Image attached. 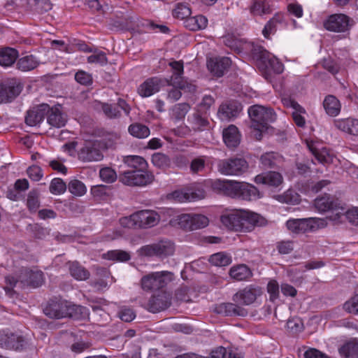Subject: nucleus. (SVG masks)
I'll return each instance as SVG.
<instances>
[{
  "label": "nucleus",
  "mask_w": 358,
  "mask_h": 358,
  "mask_svg": "<svg viewBox=\"0 0 358 358\" xmlns=\"http://www.w3.org/2000/svg\"><path fill=\"white\" fill-rule=\"evenodd\" d=\"M261 294L262 289L259 287L250 286L237 292L234 296V300L243 305H250Z\"/></svg>",
  "instance_id": "nucleus-23"
},
{
  "label": "nucleus",
  "mask_w": 358,
  "mask_h": 358,
  "mask_svg": "<svg viewBox=\"0 0 358 358\" xmlns=\"http://www.w3.org/2000/svg\"><path fill=\"white\" fill-rule=\"evenodd\" d=\"M190 109V106L187 103L176 104L171 109V116L175 120L179 121L185 118Z\"/></svg>",
  "instance_id": "nucleus-43"
},
{
  "label": "nucleus",
  "mask_w": 358,
  "mask_h": 358,
  "mask_svg": "<svg viewBox=\"0 0 358 358\" xmlns=\"http://www.w3.org/2000/svg\"><path fill=\"white\" fill-rule=\"evenodd\" d=\"M29 6L38 13L42 14L52 9L50 0H28Z\"/></svg>",
  "instance_id": "nucleus-41"
},
{
  "label": "nucleus",
  "mask_w": 358,
  "mask_h": 358,
  "mask_svg": "<svg viewBox=\"0 0 358 358\" xmlns=\"http://www.w3.org/2000/svg\"><path fill=\"white\" fill-rule=\"evenodd\" d=\"M282 20V16L275 15L272 17L265 25L262 34L266 38H268L269 35L275 31V27L278 23H280Z\"/></svg>",
  "instance_id": "nucleus-49"
},
{
  "label": "nucleus",
  "mask_w": 358,
  "mask_h": 358,
  "mask_svg": "<svg viewBox=\"0 0 358 358\" xmlns=\"http://www.w3.org/2000/svg\"><path fill=\"white\" fill-rule=\"evenodd\" d=\"M224 44L236 50H240V41L235 38L233 36H227L224 38Z\"/></svg>",
  "instance_id": "nucleus-62"
},
{
  "label": "nucleus",
  "mask_w": 358,
  "mask_h": 358,
  "mask_svg": "<svg viewBox=\"0 0 358 358\" xmlns=\"http://www.w3.org/2000/svg\"><path fill=\"white\" fill-rule=\"evenodd\" d=\"M89 63L99 64L103 66L108 63V59L105 52L102 51H95L93 55L87 57Z\"/></svg>",
  "instance_id": "nucleus-52"
},
{
  "label": "nucleus",
  "mask_w": 358,
  "mask_h": 358,
  "mask_svg": "<svg viewBox=\"0 0 358 358\" xmlns=\"http://www.w3.org/2000/svg\"><path fill=\"white\" fill-rule=\"evenodd\" d=\"M259 215L243 210H233L224 213L220 220L227 228L237 231H247L256 225L260 224Z\"/></svg>",
  "instance_id": "nucleus-3"
},
{
  "label": "nucleus",
  "mask_w": 358,
  "mask_h": 358,
  "mask_svg": "<svg viewBox=\"0 0 358 358\" xmlns=\"http://www.w3.org/2000/svg\"><path fill=\"white\" fill-rule=\"evenodd\" d=\"M101 110L106 117L108 119H119L122 117L120 109H122L126 115H129L131 107L122 98H119L116 103H101Z\"/></svg>",
  "instance_id": "nucleus-17"
},
{
  "label": "nucleus",
  "mask_w": 358,
  "mask_h": 358,
  "mask_svg": "<svg viewBox=\"0 0 358 358\" xmlns=\"http://www.w3.org/2000/svg\"><path fill=\"white\" fill-rule=\"evenodd\" d=\"M120 224L124 228H137V220L134 217V213L130 216L122 217Z\"/></svg>",
  "instance_id": "nucleus-59"
},
{
  "label": "nucleus",
  "mask_w": 358,
  "mask_h": 358,
  "mask_svg": "<svg viewBox=\"0 0 358 358\" xmlns=\"http://www.w3.org/2000/svg\"><path fill=\"white\" fill-rule=\"evenodd\" d=\"M175 252V245L169 240H161L157 243L143 246L141 252L146 256H157L161 258L172 255Z\"/></svg>",
  "instance_id": "nucleus-15"
},
{
  "label": "nucleus",
  "mask_w": 358,
  "mask_h": 358,
  "mask_svg": "<svg viewBox=\"0 0 358 358\" xmlns=\"http://www.w3.org/2000/svg\"><path fill=\"white\" fill-rule=\"evenodd\" d=\"M102 257L111 261L127 262L130 259V255L126 251L114 250L103 253Z\"/></svg>",
  "instance_id": "nucleus-42"
},
{
  "label": "nucleus",
  "mask_w": 358,
  "mask_h": 358,
  "mask_svg": "<svg viewBox=\"0 0 358 358\" xmlns=\"http://www.w3.org/2000/svg\"><path fill=\"white\" fill-rule=\"evenodd\" d=\"M206 182L215 192L231 199L252 201L262 199L264 194L255 185L245 182L215 179Z\"/></svg>",
  "instance_id": "nucleus-1"
},
{
  "label": "nucleus",
  "mask_w": 358,
  "mask_h": 358,
  "mask_svg": "<svg viewBox=\"0 0 358 358\" xmlns=\"http://www.w3.org/2000/svg\"><path fill=\"white\" fill-rule=\"evenodd\" d=\"M119 316L122 320L129 322L136 317V314L131 308H122L119 312Z\"/></svg>",
  "instance_id": "nucleus-60"
},
{
  "label": "nucleus",
  "mask_w": 358,
  "mask_h": 358,
  "mask_svg": "<svg viewBox=\"0 0 358 358\" xmlns=\"http://www.w3.org/2000/svg\"><path fill=\"white\" fill-rule=\"evenodd\" d=\"M229 354L226 348L220 347L211 352L209 358H228Z\"/></svg>",
  "instance_id": "nucleus-64"
},
{
  "label": "nucleus",
  "mask_w": 358,
  "mask_h": 358,
  "mask_svg": "<svg viewBox=\"0 0 358 358\" xmlns=\"http://www.w3.org/2000/svg\"><path fill=\"white\" fill-rule=\"evenodd\" d=\"M315 208L320 213L331 212L335 217L329 215L331 219L336 220L340 218L341 215H345L346 218L350 222L354 224H358V207H355L344 212L343 208H334L337 203H315Z\"/></svg>",
  "instance_id": "nucleus-14"
},
{
  "label": "nucleus",
  "mask_w": 358,
  "mask_h": 358,
  "mask_svg": "<svg viewBox=\"0 0 358 358\" xmlns=\"http://www.w3.org/2000/svg\"><path fill=\"white\" fill-rule=\"evenodd\" d=\"M248 169L249 164L247 160L238 155L220 160L217 163L218 171L225 176H242Z\"/></svg>",
  "instance_id": "nucleus-7"
},
{
  "label": "nucleus",
  "mask_w": 358,
  "mask_h": 358,
  "mask_svg": "<svg viewBox=\"0 0 358 358\" xmlns=\"http://www.w3.org/2000/svg\"><path fill=\"white\" fill-rule=\"evenodd\" d=\"M350 18L343 13H336L329 15L327 20L324 21V27L333 32H345L349 30L352 26Z\"/></svg>",
  "instance_id": "nucleus-16"
},
{
  "label": "nucleus",
  "mask_w": 358,
  "mask_h": 358,
  "mask_svg": "<svg viewBox=\"0 0 358 358\" xmlns=\"http://www.w3.org/2000/svg\"><path fill=\"white\" fill-rule=\"evenodd\" d=\"M6 280L10 287L19 285L22 287L27 286L38 287L43 282V275L41 271L37 269L24 268L21 271L17 277L8 275Z\"/></svg>",
  "instance_id": "nucleus-6"
},
{
  "label": "nucleus",
  "mask_w": 358,
  "mask_h": 358,
  "mask_svg": "<svg viewBox=\"0 0 358 358\" xmlns=\"http://www.w3.org/2000/svg\"><path fill=\"white\" fill-rule=\"evenodd\" d=\"M173 15L175 17L179 19L187 18L191 15V10L187 6L180 4L173 10Z\"/></svg>",
  "instance_id": "nucleus-55"
},
{
  "label": "nucleus",
  "mask_w": 358,
  "mask_h": 358,
  "mask_svg": "<svg viewBox=\"0 0 358 358\" xmlns=\"http://www.w3.org/2000/svg\"><path fill=\"white\" fill-rule=\"evenodd\" d=\"M340 354L345 358H357L358 357V341L350 342L340 349Z\"/></svg>",
  "instance_id": "nucleus-47"
},
{
  "label": "nucleus",
  "mask_w": 358,
  "mask_h": 358,
  "mask_svg": "<svg viewBox=\"0 0 358 358\" xmlns=\"http://www.w3.org/2000/svg\"><path fill=\"white\" fill-rule=\"evenodd\" d=\"M129 133L134 137L145 138L150 135V129L145 124L136 122L130 124L128 128Z\"/></svg>",
  "instance_id": "nucleus-39"
},
{
  "label": "nucleus",
  "mask_w": 358,
  "mask_h": 358,
  "mask_svg": "<svg viewBox=\"0 0 358 358\" xmlns=\"http://www.w3.org/2000/svg\"><path fill=\"white\" fill-rule=\"evenodd\" d=\"M67 186L61 178H54L50 185V192L54 194H60L66 190Z\"/></svg>",
  "instance_id": "nucleus-50"
},
{
  "label": "nucleus",
  "mask_w": 358,
  "mask_h": 358,
  "mask_svg": "<svg viewBox=\"0 0 358 358\" xmlns=\"http://www.w3.org/2000/svg\"><path fill=\"white\" fill-rule=\"evenodd\" d=\"M206 192L205 189L199 185L192 186L182 189H176L171 193L166 194L162 199L169 201L176 200L181 201L182 200H203L206 198Z\"/></svg>",
  "instance_id": "nucleus-12"
},
{
  "label": "nucleus",
  "mask_w": 358,
  "mask_h": 358,
  "mask_svg": "<svg viewBox=\"0 0 358 358\" xmlns=\"http://www.w3.org/2000/svg\"><path fill=\"white\" fill-rule=\"evenodd\" d=\"M223 140L229 148H236L241 141V136L238 128L235 125H230L223 130Z\"/></svg>",
  "instance_id": "nucleus-30"
},
{
  "label": "nucleus",
  "mask_w": 358,
  "mask_h": 358,
  "mask_svg": "<svg viewBox=\"0 0 358 358\" xmlns=\"http://www.w3.org/2000/svg\"><path fill=\"white\" fill-rule=\"evenodd\" d=\"M26 344L24 338L18 333L0 331V346L5 349L19 350Z\"/></svg>",
  "instance_id": "nucleus-18"
},
{
  "label": "nucleus",
  "mask_w": 358,
  "mask_h": 358,
  "mask_svg": "<svg viewBox=\"0 0 358 358\" xmlns=\"http://www.w3.org/2000/svg\"><path fill=\"white\" fill-rule=\"evenodd\" d=\"M230 276L236 280H244L252 276V271L245 264L233 266L229 271Z\"/></svg>",
  "instance_id": "nucleus-38"
},
{
  "label": "nucleus",
  "mask_w": 358,
  "mask_h": 358,
  "mask_svg": "<svg viewBox=\"0 0 358 358\" xmlns=\"http://www.w3.org/2000/svg\"><path fill=\"white\" fill-rule=\"evenodd\" d=\"M267 292L269 294L270 299L272 301L276 300L279 296V285L275 280H271L267 285Z\"/></svg>",
  "instance_id": "nucleus-54"
},
{
  "label": "nucleus",
  "mask_w": 358,
  "mask_h": 358,
  "mask_svg": "<svg viewBox=\"0 0 358 358\" xmlns=\"http://www.w3.org/2000/svg\"><path fill=\"white\" fill-rule=\"evenodd\" d=\"M124 162L134 170L124 171L120 175V181L129 186H145L155 180V176L146 171L148 164L140 156L129 155L124 158Z\"/></svg>",
  "instance_id": "nucleus-2"
},
{
  "label": "nucleus",
  "mask_w": 358,
  "mask_h": 358,
  "mask_svg": "<svg viewBox=\"0 0 358 358\" xmlns=\"http://www.w3.org/2000/svg\"><path fill=\"white\" fill-rule=\"evenodd\" d=\"M230 65L231 59L226 57L210 59L207 63L208 70L217 77L222 76Z\"/></svg>",
  "instance_id": "nucleus-26"
},
{
  "label": "nucleus",
  "mask_w": 358,
  "mask_h": 358,
  "mask_svg": "<svg viewBox=\"0 0 358 358\" xmlns=\"http://www.w3.org/2000/svg\"><path fill=\"white\" fill-rule=\"evenodd\" d=\"M171 305V298L166 294L152 296L147 304V309L152 313L164 310Z\"/></svg>",
  "instance_id": "nucleus-27"
},
{
  "label": "nucleus",
  "mask_w": 358,
  "mask_h": 358,
  "mask_svg": "<svg viewBox=\"0 0 358 358\" xmlns=\"http://www.w3.org/2000/svg\"><path fill=\"white\" fill-rule=\"evenodd\" d=\"M206 162L202 157L194 159L190 164V169L194 173L201 171L205 168Z\"/></svg>",
  "instance_id": "nucleus-58"
},
{
  "label": "nucleus",
  "mask_w": 358,
  "mask_h": 358,
  "mask_svg": "<svg viewBox=\"0 0 358 358\" xmlns=\"http://www.w3.org/2000/svg\"><path fill=\"white\" fill-rule=\"evenodd\" d=\"M69 271L71 275L77 280H85L90 277V272L78 262L71 263Z\"/></svg>",
  "instance_id": "nucleus-40"
},
{
  "label": "nucleus",
  "mask_w": 358,
  "mask_h": 358,
  "mask_svg": "<svg viewBox=\"0 0 358 358\" xmlns=\"http://www.w3.org/2000/svg\"><path fill=\"white\" fill-rule=\"evenodd\" d=\"M67 188L70 193H71L75 196H83L87 191V188L85 184L77 179L71 180L67 186Z\"/></svg>",
  "instance_id": "nucleus-44"
},
{
  "label": "nucleus",
  "mask_w": 358,
  "mask_h": 358,
  "mask_svg": "<svg viewBox=\"0 0 358 358\" xmlns=\"http://www.w3.org/2000/svg\"><path fill=\"white\" fill-rule=\"evenodd\" d=\"M252 55L253 59L257 61V64L262 71H265L266 73L273 71L275 73H281L282 72V64L262 46H253Z\"/></svg>",
  "instance_id": "nucleus-5"
},
{
  "label": "nucleus",
  "mask_w": 358,
  "mask_h": 358,
  "mask_svg": "<svg viewBox=\"0 0 358 358\" xmlns=\"http://www.w3.org/2000/svg\"><path fill=\"white\" fill-rule=\"evenodd\" d=\"M325 222L320 218L289 219L286 222L288 231L299 234L313 232L324 227Z\"/></svg>",
  "instance_id": "nucleus-8"
},
{
  "label": "nucleus",
  "mask_w": 358,
  "mask_h": 358,
  "mask_svg": "<svg viewBox=\"0 0 358 358\" xmlns=\"http://www.w3.org/2000/svg\"><path fill=\"white\" fill-rule=\"evenodd\" d=\"M172 222L183 229L193 231L207 227L209 219L201 214H182L177 216Z\"/></svg>",
  "instance_id": "nucleus-10"
},
{
  "label": "nucleus",
  "mask_w": 358,
  "mask_h": 358,
  "mask_svg": "<svg viewBox=\"0 0 358 358\" xmlns=\"http://www.w3.org/2000/svg\"><path fill=\"white\" fill-rule=\"evenodd\" d=\"M20 85L0 84V103L12 101L21 92Z\"/></svg>",
  "instance_id": "nucleus-28"
},
{
  "label": "nucleus",
  "mask_w": 358,
  "mask_h": 358,
  "mask_svg": "<svg viewBox=\"0 0 358 358\" xmlns=\"http://www.w3.org/2000/svg\"><path fill=\"white\" fill-rule=\"evenodd\" d=\"M343 307L347 312L358 315V294L346 301Z\"/></svg>",
  "instance_id": "nucleus-56"
},
{
  "label": "nucleus",
  "mask_w": 358,
  "mask_h": 358,
  "mask_svg": "<svg viewBox=\"0 0 358 358\" xmlns=\"http://www.w3.org/2000/svg\"><path fill=\"white\" fill-rule=\"evenodd\" d=\"M254 181L256 184H262L276 187L282 183L283 177L279 172L268 171L256 176Z\"/></svg>",
  "instance_id": "nucleus-25"
},
{
  "label": "nucleus",
  "mask_w": 358,
  "mask_h": 358,
  "mask_svg": "<svg viewBox=\"0 0 358 358\" xmlns=\"http://www.w3.org/2000/svg\"><path fill=\"white\" fill-rule=\"evenodd\" d=\"M19 57L17 50L4 47L0 48V65L1 66L8 67L12 66Z\"/></svg>",
  "instance_id": "nucleus-32"
},
{
  "label": "nucleus",
  "mask_w": 358,
  "mask_h": 358,
  "mask_svg": "<svg viewBox=\"0 0 358 358\" xmlns=\"http://www.w3.org/2000/svg\"><path fill=\"white\" fill-rule=\"evenodd\" d=\"M75 79L78 83L83 85H90L92 83V75L82 70L78 71L75 74Z\"/></svg>",
  "instance_id": "nucleus-53"
},
{
  "label": "nucleus",
  "mask_w": 358,
  "mask_h": 358,
  "mask_svg": "<svg viewBox=\"0 0 358 358\" xmlns=\"http://www.w3.org/2000/svg\"><path fill=\"white\" fill-rule=\"evenodd\" d=\"M27 173L29 177L34 181H38L43 177L42 169L38 166H29Z\"/></svg>",
  "instance_id": "nucleus-57"
},
{
  "label": "nucleus",
  "mask_w": 358,
  "mask_h": 358,
  "mask_svg": "<svg viewBox=\"0 0 358 358\" xmlns=\"http://www.w3.org/2000/svg\"><path fill=\"white\" fill-rule=\"evenodd\" d=\"M166 83L162 78L152 77L147 79L139 86L138 92L143 97H148L157 92Z\"/></svg>",
  "instance_id": "nucleus-22"
},
{
  "label": "nucleus",
  "mask_w": 358,
  "mask_h": 358,
  "mask_svg": "<svg viewBox=\"0 0 358 358\" xmlns=\"http://www.w3.org/2000/svg\"><path fill=\"white\" fill-rule=\"evenodd\" d=\"M323 67L332 74L337 73L339 70L338 64L331 59H324L322 62Z\"/></svg>",
  "instance_id": "nucleus-61"
},
{
  "label": "nucleus",
  "mask_w": 358,
  "mask_h": 358,
  "mask_svg": "<svg viewBox=\"0 0 358 358\" xmlns=\"http://www.w3.org/2000/svg\"><path fill=\"white\" fill-rule=\"evenodd\" d=\"M251 127L255 130H267L269 124L276 120V114L271 108L254 105L248 108Z\"/></svg>",
  "instance_id": "nucleus-4"
},
{
  "label": "nucleus",
  "mask_w": 358,
  "mask_h": 358,
  "mask_svg": "<svg viewBox=\"0 0 358 358\" xmlns=\"http://www.w3.org/2000/svg\"><path fill=\"white\" fill-rule=\"evenodd\" d=\"M171 67L173 74L170 78H164V83L168 86L178 87L180 89H187L188 92H194L195 85L188 83L184 80L182 75L184 73V66L182 61H173L169 63Z\"/></svg>",
  "instance_id": "nucleus-11"
},
{
  "label": "nucleus",
  "mask_w": 358,
  "mask_h": 358,
  "mask_svg": "<svg viewBox=\"0 0 358 358\" xmlns=\"http://www.w3.org/2000/svg\"><path fill=\"white\" fill-rule=\"evenodd\" d=\"M46 115L48 124L52 127L60 128L66 124V116L57 108L50 107V111Z\"/></svg>",
  "instance_id": "nucleus-34"
},
{
  "label": "nucleus",
  "mask_w": 358,
  "mask_h": 358,
  "mask_svg": "<svg viewBox=\"0 0 358 358\" xmlns=\"http://www.w3.org/2000/svg\"><path fill=\"white\" fill-rule=\"evenodd\" d=\"M326 113L332 117L337 116L341 111V103L338 99L333 95H328L323 101Z\"/></svg>",
  "instance_id": "nucleus-35"
},
{
  "label": "nucleus",
  "mask_w": 358,
  "mask_h": 358,
  "mask_svg": "<svg viewBox=\"0 0 358 358\" xmlns=\"http://www.w3.org/2000/svg\"><path fill=\"white\" fill-rule=\"evenodd\" d=\"M260 162L264 169H275L282 162V157L276 152H266L261 156Z\"/></svg>",
  "instance_id": "nucleus-36"
},
{
  "label": "nucleus",
  "mask_w": 358,
  "mask_h": 358,
  "mask_svg": "<svg viewBox=\"0 0 358 358\" xmlns=\"http://www.w3.org/2000/svg\"><path fill=\"white\" fill-rule=\"evenodd\" d=\"M187 122L194 131H201L209 128L210 122L206 116L196 111L188 117Z\"/></svg>",
  "instance_id": "nucleus-29"
},
{
  "label": "nucleus",
  "mask_w": 358,
  "mask_h": 358,
  "mask_svg": "<svg viewBox=\"0 0 358 358\" xmlns=\"http://www.w3.org/2000/svg\"><path fill=\"white\" fill-rule=\"evenodd\" d=\"M102 143L99 140L85 141L78 152V159L83 162H99L103 158Z\"/></svg>",
  "instance_id": "nucleus-13"
},
{
  "label": "nucleus",
  "mask_w": 358,
  "mask_h": 358,
  "mask_svg": "<svg viewBox=\"0 0 358 358\" xmlns=\"http://www.w3.org/2000/svg\"><path fill=\"white\" fill-rule=\"evenodd\" d=\"M186 22V26L189 27L190 29H205L207 27L208 20L205 16L199 15L194 17L188 18Z\"/></svg>",
  "instance_id": "nucleus-45"
},
{
  "label": "nucleus",
  "mask_w": 358,
  "mask_h": 358,
  "mask_svg": "<svg viewBox=\"0 0 358 358\" xmlns=\"http://www.w3.org/2000/svg\"><path fill=\"white\" fill-rule=\"evenodd\" d=\"M173 280V273L166 271L152 272L141 278V287L144 290H157L164 287Z\"/></svg>",
  "instance_id": "nucleus-9"
},
{
  "label": "nucleus",
  "mask_w": 358,
  "mask_h": 358,
  "mask_svg": "<svg viewBox=\"0 0 358 358\" xmlns=\"http://www.w3.org/2000/svg\"><path fill=\"white\" fill-rule=\"evenodd\" d=\"M215 311L225 316H244L246 314L245 310L231 303H223L217 306L215 308Z\"/></svg>",
  "instance_id": "nucleus-31"
},
{
  "label": "nucleus",
  "mask_w": 358,
  "mask_h": 358,
  "mask_svg": "<svg viewBox=\"0 0 358 358\" xmlns=\"http://www.w3.org/2000/svg\"><path fill=\"white\" fill-rule=\"evenodd\" d=\"M209 261L216 266H225L231 263V257L224 252H217L211 255Z\"/></svg>",
  "instance_id": "nucleus-46"
},
{
  "label": "nucleus",
  "mask_w": 358,
  "mask_h": 358,
  "mask_svg": "<svg viewBox=\"0 0 358 358\" xmlns=\"http://www.w3.org/2000/svg\"><path fill=\"white\" fill-rule=\"evenodd\" d=\"M335 127L346 133L352 135H358V120L346 118L334 121Z\"/></svg>",
  "instance_id": "nucleus-33"
},
{
  "label": "nucleus",
  "mask_w": 358,
  "mask_h": 358,
  "mask_svg": "<svg viewBox=\"0 0 358 358\" xmlns=\"http://www.w3.org/2000/svg\"><path fill=\"white\" fill-rule=\"evenodd\" d=\"M137 220V228L148 229L156 226L159 220V215L154 210H144L134 213Z\"/></svg>",
  "instance_id": "nucleus-19"
},
{
  "label": "nucleus",
  "mask_w": 358,
  "mask_h": 358,
  "mask_svg": "<svg viewBox=\"0 0 358 358\" xmlns=\"http://www.w3.org/2000/svg\"><path fill=\"white\" fill-rule=\"evenodd\" d=\"M153 165L159 169H165L170 166V159L166 155L157 152L152 156Z\"/></svg>",
  "instance_id": "nucleus-48"
},
{
  "label": "nucleus",
  "mask_w": 358,
  "mask_h": 358,
  "mask_svg": "<svg viewBox=\"0 0 358 358\" xmlns=\"http://www.w3.org/2000/svg\"><path fill=\"white\" fill-rule=\"evenodd\" d=\"M39 64L38 60L32 55L20 58L16 64L17 69L22 71H29L36 69Z\"/></svg>",
  "instance_id": "nucleus-37"
},
{
  "label": "nucleus",
  "mask_w": 358,
  "mask_h": 358,
  "mask_svg": "<svg viewBox=\"0 0 358 358\" xmlns=\"http://www.w3.org/2000/svg\"><path fill=\"white\" fill-rule=\"evenodd\" d=\"M66 303L64 301H52L49 303L44 309L46 315L52 318H62L71 315L69 311Z\"/></svg>",
  "instance_id": "nucleus-24"
},
{
  "label": "nucleus",
  "mask_w": 358,
  "mask_h": 358,
  "mask_svg": "<svg viewBox=\"0 0 358 358\" xmlns=\"http://www.w3.org/2000/svg\"><path fill=\"white\" fill-rule=\"evenodd\" d=\"M242 110V105L236 101H229L220 105L217 115L222 120L236 117Z\"/></svg>",
  "instance_id": "nucleus-21"
},
{
  "label": "nucleus",
  "mask_w": 358,
  "mask_h": 358,
  "mask_svg": "<svg viewBox=\"0 0 358 358\" xmlns=\"http://www.w3.org/2000/svg\"><path fill=\"white\" fill-rule=\"evenodd\" d=\"M305 358H328L327 355L315 348H310L304 352Z\"/></svg>",
  "instance_id": "nucleus-63"
},
{
  "label": "nucleus",
  "mask_w": 358,
  "mask_h": 358,
  "mask_svg": "<svg viewBox=\"0 0 358 358\" xmlns=\"http://www.w3.org/2000/svg\"><path fill=\"white\" fill-rule=\"evenodd\" d=\"M50 111V106L47 103H42L31 110L27 111L25 117V122L30 127L40 124Z\"/></svg>",
  "instance_id": "nucleus-20"
},
{
  "label": "nucleus",
  "mask_w": 358,
  "mask_h": 358,
  "mask_svg": "<svg viewBox=\"0 0 358 358\" xmlns=\"http://www.w3.org/2000/svg\"><path fill=\"white\" fill-rule=\"evenodd\" d=\"M100 178L106 182L111 183L117 179L115 171L110 167H105L100 170Z\"/></svg>",
  "instance_id": "nucleus-51"
}]
</instances>
